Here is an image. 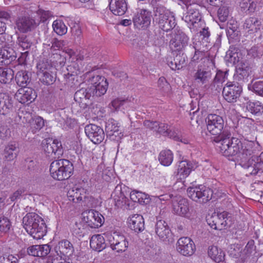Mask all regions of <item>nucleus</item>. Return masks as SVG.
I'll return each mask as SVG.
<instances>
[{
    "label": "nucleus",
    "mask_w": 263,
    "mask_h": 263,
    "mask_svg": "<svg viewBox=\"0 0 263 263\" xmlns=\"http://www.w3.org/2000/svg\"><path fill=\"white\" fill-rule=\"evenodd\" d=\"M213 141L217 143L218 151L222 155L227 157L236 156L238 159L242 143L238 138L232 137L229 130H224L220 137H214Z\"/></svg>",
    "instance_id": "obj_1"
},
{
    "label": "nucleus",
    "mask_w": 263,
    "mask_h": 263,
    "mask_svg": "<svg viewBox=\"0 0 263 263\" xmlns=\"http://www.w3.org/2000/svg\"><path fill=\"white\" fill-rule=\"evenodd\" d=\"M23 227L34 239L42 238L47 233L46 224L39 215L35 213H29L23 218Z\"/></svg>",
    "instance_id": "obj_2"
},
{
    "label": "nucleus",
    "mask_w": 263,
    "mask_h": 263,
    "mask_svg": "<svg viewBox=\"0 0 263 263\" xmlns=\"http://www.w3.org/2000/svg\"><path fill=\"white\" fill-rule=\"evenodd\" d=\"M49 171L53 179L64 180L68 179L71 176L73 171V166L68 160L61 159L51 162Z\"/></svg>",
    "instance_id": "obj_3"
},
{
    "label": "nucleus",
    "mask_w": 263,
    "mask_h": 263,
    "mask_svg": "<svg viewBox=\"0 0 263 263\" xmlns=\"http://www.w3.org/2000/svg\"><path fill=\"white\" fill-rule=\"evenodd\" d=\"M154 13L156 23L163 31L168 32L176 25L175 17L164 6L157 5L154 8Z\"/></svg>",
    "instance_id": "obj_4"
},
{
    "label": "nucleus",
    "mask_w": 263,
    "mask_h": 263,
    "mask_svg": "<svg viewBox=\"0 0 263 263\" xmlns=\"http://www.w3.org/2000/svg\"><path fill=\"white\" fill-rule=\"evenodd\" d=\"M206 222L211 228L221 230L230 228L234 223L231 214L224 211L222 213H213L206 217Z\"/></svg>",
    "instance_id": "obj_5"
},
{
    "label": "nucleus",
    "mask_w": 263,
    "mask_h": 263,
    "mask_svg": "<svg viewBox=\"0 0 263 263\" xmlns=\"http://www.w3.org/2000/svg\"><path fill=\"white\" fill-rule=\"evenodd\" d=\"M37 76L41 83L46 85L52 84L56 80L57 69L47 60H43L37 65Z\"/></svg>",
    "instance_id": "obj_6"
},
{
    "label": "nucleus",
    "mask_w": 263,
    "mask_h": 263,
    "mask_svg": "<svg viewBox=\"0 0 263 263\" xmlns=\"http://www.w3.org/2000/svg\"><path fill=\"white\" fill-rule=\"evenodd\" d=\"M186 7V12L183 15L182 20L186 23L197 28L198 23L201 22V14L200 9L202 8L199 5L192 3L189 0L182 1Z\"/></svg>",
    "instance_id": "obj_7"
},
{
    "label": "nucleus",
    "mask_w": 263,
    "mask_h": 263,
    "mask_svg": "<svg viewBox=\"0 0 263 263\" xmlns=\"http://www.w3.org/2000/svg\"><path fill=\"white\" fill-rule=\"evenodd\" d=\"M187 193L191 199L200 203H206L212 199L213 195V191L202 185L189 187Z\"/></svg>",
    "instance_id": "obj_8"
},
{
    "label": "nucleus",
    "mask_w": 263,
    "mask_h": 263,
    "mask_svg": "<svg viewBox=\"0 0 263 263\" xmlns=\"http://www.w3.org/2000/svg\"><path fill=\"white\" fill-rule=\"evenodd\" d=\"M207 129L211 134L215 137H220L224 130H228L224 128V122L223 118L216 114H210L206 118Z\"/></svg>",
    "instance_id": "obj_9"
},
{
    "label": "nucleus",
    "mask_w": 263,
    "mask_h": 263,
    "mask_svg": "<svg viewBox=\"0 0 263 263\" xmlns=\"http://www.w3.org/2000/svg\"><path fill=\"white\" fill-rule=\"evenodd\" d=\"M239 164L246 170V173L250 175H256L263 172V152L259 156H252L249 160Z\"/></svg>",
    "instance_id": "obj_10"
},
{
    "label": "nucleus",
    "mask_w": 263,
    "mask_h": 263,
    "mask_svg": "<svg viewBox=\"0 0 263 263\" xmlns=\"http://www.w3.org/2000/svg\"><path fill=\"white\" fill-rule=\"evenodd\" d=\"M41 145L43 150L48 157L59 158L63 154L62 143L57 139H45L42 141Z\"/></svg>",
    "instance_id": "obj_11"
},
{
    "label": "nucleus",
    "mask_w": 263,
    "mask_h": 263,
    "mask_svg": "<svg viewBox=\"0 0 263 263\" xmlns=\"http://www.w3.org/2000/svg\"><path fill=\"white\" fill-rule=\"evenodd\" d=\"M242 91V86L238 83L229 82L223 88L222 95L227 102L235 103L240 97Z\"/></svg>",
    "instance_id": "obj_12"
},
{
    "label": "nucleus",
    "mask_w": 263,
    "mask_h": 263,
    "mask_svg": "<svg viewBox=\"0 0 263 263\" xmlns=\"http://www.w3.org/2000/svg\"><path fill=\"white\" fill-rule=\"evenodd\" d=\"M90 81L92 85L89 88L93 96L100 97L106 93L108 83L105 77L97 75L92 77Z\"/></svg>",
    "instance_id": "obj_13"
},
{
    "label": "nucleus",
    "mask_w": 263,
    "mask_h": 263,
    "mask_svg": "<svg viewBox=\"0 0 263 263\" xmlns=\"http://www.w3.org/2000/svg\"><path fill=\"white\" fill-rule=\"evenodd\" d=\"M107 238L112 250L117 252H123L127 250L128 242L123 235L114 232L113 234L108 235Z\"/></svg>",
    "instance_id": "obj_14"
},
{
    "label": "nucleus",
    "mask_w": 263,
    "mask_h": 263,
    "mask_svg": "<svg viewBox=\"0 0 263 263\" xmlns=\"http://www.w3.org/2000/svg\"><path fill=\"white\" fill-rule=\"evenodd\" d=\"M37 26L35 20L27 15L18 16L15 21V28L23 33L31 31Z\"/></svg>",
    "instance_id": "obj_15"
},
{
    "label": "nucleus",
    "mask_w": 263,
    "mask_h": 263,
    "mask_svg": "<svg viewBox=\"0 0 263 263\" xmlns=\"http://www.w3.org/2000/svg\"><path fill=\"white\" fill-rule=\"evenodd\" d=\"M84 221L91 228L101 227L104 222V218L99 212L90 210L83 213Z\"/></svg>",
    "instance_id": "obj_16"
},
{
    "label": "nucleus",
    "mask_w": 263,
    "mask_h": 263,
    "mask_svg": "<svg viewBox=\"0 0 263 263\" xmlns=\"http://www.w3.org/2000/svg\"><path fill=\"white\" fill-rule=\"evenodd\" d=\"M196 248L194 241L188 237L180 238L177 243V250L181 255L185 256L192 255Z\"/></svg>",
    "instance_id": "obj_17"
},
{
    "label": "nucleus",
    "mask_w": 263,
    "mask_h": 263,
    "mask_svg": "<svg viewBox=\"0 0 263 263\" xmlns=\"http://www.w3.org/2000/svg\"><path fill=\"white\" fill-rule=\"evenodd\" d=\"M85 132L88 138L95 144L100 143L105 137L103 129L96 124L87 125L85 127Z\"/></svg>",
    "instance_id": "obj_18"
},
{
    "label": "nucleus",
    "mask_w": 263,
    "mask_h": 263,
    "mask_svg": "<svg viewBox=\"0 0 263 263\" xmlns=\"http://www.w3.org/2000/svg\"><path fill=\"white\" fill-rule=\"evenodd\" d=\"M134 26L139 29L147 28L151 22V13L146 10L142 9L135 13L133 17Z\"/></svg>",
    "instance_id": "obj_19"
},
{
    "label": "nucleus",
    "mask_w": 263,
    "mask_h": 263,
    "mask_svg": "<svg viewBox=\"0 0 263 263\" xmlns=\"http://www.w3.org/2000/svg\"><path fill=\"white\" fill-rule=\"evenodd\" d=\"M73 245L68 240L60 241L54 247L53 253L57 256L69 257L74 252Z\"/></svg>",
    "instance_id": "obj_20"
},
{
    "label": "nucleus",
    "mask_w": 263,
    "mask_h": 263,
    "mask_svg": "<svg viewBox=\"0 0 263 263\" xmlns=\"http://www.w3.org/2000/svg\"><path fill=\"white\" fill-rule=\"evenodd\" d=\"M156 234L163 241L171 242L172 234L167 222L162 219L157 220L155 227Z\"/></svg>",
    "instance_id": "obj_21"
},
{
    "label": "nucleus",
    "mask_w": 263,
    "mask_h": 263,
    "mask_svg": "<svg viewBox=\"0 0 263 263\" xmlns=\"http://www.w3.org/2000/svg\"><path fill=\"white\" fill-rule=\"evenodd\" d=\"M17 53L14 49L9 45L0 48V65H8L16 60Z\"/></svg>",
    "instance_id": "obj_22"
},
{
    "label": "nucleus",
    "mask_w": 263,
    "mask_h": 263,
    "mask_svg": "<svg viewBox=\"0 0 263 263\" xmlns=\"http://www.w3.org/2000/svg\"><path fill=\"white\" fill-rule=\"evenodd\" d=\"M251 72V67L247 64L241 61L236 68V73L234 76V79L240 85L248 81Z\"/></svg>",
    "instance_id": "obj_23"
},
{
    "label": "nucleus",
    "mask_w": 263,
    "mask_h": 263,
    "mask_svg": "<svg viewBox=\"0 0 263 263\" xmlns=\"http://www.w3.org/2000/svg\"><path fill=\"white\" fill-rule=\"evenodd\" d=\"M189 37L185 33L178 31L170 41V44L176 50L181 51L189 45Z\"/></svg>",
    "instance_id": "obj_24"
},
{
    "label": "nucleus",
    "mask_w": 263,
    "mask_h": 263,
    "mask_svg": "<svg viewBox=\"0 0 263 263\" xmlns=\"http://www.w3.org/2000/svg\"><path fill=\"white\" fill-rule=\"evenodd\" d=\"M13 100L7 93H0V114L9 115L13 110Z\"/></svg>",
    "instance_id": "obj_25"
},
{
    "label": "nucleus",
    "mask_w": 263,
    "mask_h": 263,
    "mask_svg": "<svg viewBox=\"0 0 263 263\" xmlns=\"http://www.w3.org/2000/svg\"><path fill=\"white\" fill-rule=\"evenodd\" d=\"M16 97L22 104H29L35 100L36 95L32 88L25 87L18 89Z\"/></svg>",
    "instance_id": "obj_26"
},
{
    "label": "nucleus",
    "mask_w": 263,
    "mask_h": 263,
    "mask_svg": "<svg viewBox=\"0 0 263 263\" xmlns=\"http://www.w3.org/2000/svg\"><path fill=\"white\" fill-rule=\"evenodd\" d=\"M257 145L258 146V142L255 143L254 142H249L246 145L243 146L242 144V148L240 149L239 155H238L237 161L239 162H244L249 160V158L252 156H255L254 155V149L253 147Z\"/></svg>",
    "instance_id": "obj_27"
},
{
    "label": "nucleus",
    "mask_w": 263,
    "mask_h": 263,
    "mask_svg": "<svg viewBox=\"0 0 263 263\" xmlns=\"http://www.w3.org/2000/svg\"><path fill=\"white\" fill-rule=\"evenodd\" d=\"M92 95L90 88L87 89L82 88L77 90L74 96L75 101L78 102L80 106H88L90 104L89 100Z\"/></svg>",
    "instance_id": "obj_28"
},
{
    "label": "nucleus",
    "mask_w": 263,
    "mask_h": 263,
    "mask_svg": "<svg viewBox=\"0 0 263 263\" xmlns=\"http://www.w3.org/2000/svg\"><path fill=\"white\" fill-rule=\"evenodd\" d=\"M173 209L177 215L186 217L190 216L189 203L186 199L182 198L179 201H173Z\"/></svg>",
    "instance_id": "obj_29"
},
{
    "label": "nucleus",
    "mask_w": 263,
    "mask_h": 263,
    "mask_svg": "<svg viewBox=\"0 0 263 263\" xmlns=\"http://www.w3.org/2000/svg\"><path fill=\"white\" fill-rule=\"evenodd\" d=\"M261 26V22L257 18L250 17L245 20L243 29L246 33L253 34L260 30Z\"/></svg>",
    "instance_id": "obj_30"
},
{
    "label": "nucleus",
    "mask_w": 263,
    "mask_h": 263,
    "mask_svg": "<svg viewBox=\"0 0 263 263\" xmlns=\"http://www.w3.org/2000/svg\"><path fill=\"white\" fill-rule=\"evenodd\" d=\"M128 226L130 229L136 233L141 232L144 229V219L142 215L134 214L128 218Z\"/></svg>",
    "instance_id": "obj_31"
},
{
    "label": "nucleus",
    "mask_w": 263,
    "mask_h": 263,
    "mask_svg": "<svg viewBox=\"0 0 263 263\" xmlns=\"http://www.w3.org/2000/svg\"><path fill=\"white\" fill-rule=\"evenodd\" d=\"M109 9L116 15H122L127 9V4L125 0H111Z\"/></svg>",
    "instance_id": "obj_32"
},
{
    "label": "nucleus",
    "mask_w": 263,
    "mask_h": 263,
    "mask_svg": "<svg viewBox=\"0 0 263 263\" xmlns=\"http://www.w3.org/2000/svg\"><path fill=\"white\" fill-rule=\"evenodd\" d=\"M194 165L187 160L180 162L178 168L177 175L180 179L187 177L194 169Z\"/></svg>",
    "instance_id": "obj_33"
},
{
    "label": "nucleus",
    "mask_w": 263,
    "mask_h": 263,
    "mask_svg": "<svg viewBox=\"0 0 263 263\" xmlns=\"http://www.w3.org/2000/svg\"><path fill=\"white\" fill-rule=\"evenodd\" d=\"M212 76V73L211 70L205 68H200L195 73L194 79L196 82L204 84L211 79Z\"/></svg>",
    "instance_id": "obj_34"
},
{
    "label": "nucleus",
    "mask_w": 263,
    "mask_h": 263,
    "mask_svg": "<svg viewBox=\"0 0 263 263\" xmlns=\"http://www.w3.org/2000/svg\"><path fill=\"white\" fill-rule=\"evenodd\" d=\"M208 255L216 262H222L225 259V253L217 246H212L208 248Z\"/></svg>",
    "instance_id": "obj_35"
},
{
    "label": "nucleus",
    "mask_w": 263,
    "mask_h": 263,
    "mask_svg": "<svg viewBox=\"0 0 263 263\" xmlns=\"http://www.w3.org/2000/svg\"><path fill=\"white\" fill-rule=\"evenodd\" d=\"M19 153L18 145L16 142H11L5 147L4 150L5 159L11 161L16 158Z\"/></svg>",
    "instance_id": "obj_36"
},
{
    "label": "nucleus",
    "mask_w": 263,
    "mask_h": 263,
    "mask_svg": "<svg viewBox=\"0 0 263 263\" xmlns=\"http://www.w3.org/2000/svg\"><path fill=\"white\" fill-rule=\"evenodd\" d=\"M90 247L91 249L97 251H101L106 247L105 239L101 235H93L90 240Z\"/></svg>",
    "instance_id": "obj_37"
},
{
    "label": "nucleus",
    "mask_w": 263,
    "mask_h": 263,
    "mask_svg": "<svg viewBox=\"0 0 263 263\" xmlns=\"http://www.w3.org/2000/svg\"><path fill=\"white\" fill-rule=\"evenodd\" d=\"M85 189L82 187H79L77 186H74L69 189L67 192V197L70 201L78 203L81 202L82 200V196L80 195L83 194Z\"/></svg>",
    "instance_id": "obj_38"
},
{
    "label": "nucleus",
    "mask_w": 263,
    "mask_h": 263,
    "mask_svg": "<svg viewBox=\"0 0 263 263\" xmlns=\"http://www.w3.org/2000/svg\"><path fill=\"white\" fill-rule=\"evenodd\" d=\"M32 119L31 114L23 108L19 109L17 116L15 118V122L17 124L24 126L27 123H31Z\"/></svg>",
    "instance_id": "obj_39"
},
{
    "label": "nucleus",
    "mask_w": 263,
    "mask_h": 263,
    "mask_svg": "<svg viewBox=\"0 0 263 263\" xmlns=\"http://www.w3.org/2000/svg\"><path fill=\"white\" fill-rule=\"evenodd\" d=\"M30 72L26 70L18 71L15 78L17 84L22 88L26 87L30 82Z\"/></svg>",
    "instance_id": "obj_40"
},
{
    "label": "nucleus",
    "mask_w": 263,
    "mask_h": 263,
    "mask_svg": "<svg viewBox=\"0 0 263 263\" xmlns=\"http://www.w3.org/2000/svg\"><path fill=\"white\" fill-rule=\"evenodd\" d=\"M14 78V71L11 68H0V83L10 84Z\"/></svg>",
    "instance_id": "obj_41"
},
{
    "label": "nucleus",
    "mask_w": 263,
    "mask_h": 263,
    "mask_svg": "<svg viewBox=\"0 0 263 263\" xmlns=\"http://www.w3.org/2000/svg\"><path fill=\"white\" fill-rule=\"evenodd\" d=\"M248 89L256 95L263 97V80H253L248 85Z\"/></svg>",
    "instance_id": "obj_42"
},
{
    "label": "nucleus",
    "mask_w": 263,
    "mask_h": 263,
    "mask_svg": "<svg viewBox=\"0 0 263 263\" xmlns=\"http://www.w3.org/2000/svg\"><path fill=\"white\" fill-rule=\"evenodd\" d=\"M190 48L194 50V55L192 57L191 62L197 63L199 61L202 59L204 57V53L205 49L204 47L201 46V44L200 42H198L195 44V45Z\"/></svg>",
    "instance_id": "obj_43"
},
{
    "label": "nucleus",
    "mask_w": 263,
    "mask_h": 263,
    "mask_svg": "<svg viewBox=\"0 0 263 263\" xmlns=\"http://www.w3.org/2000/svg\"><path fill=\"white\" fill-rule=\"evenodd\" d=\"M246 108L248 111L257 116L263 113V104L259 101H249L247 103Z\"/></svg>",
    "instance_id": "obj_44"
},
{
    "label": "nucleus",
    "mask_w": 263,
    "mask_h": 263,
    "mask_svg": "<svg viewBox=\"0 0 263 263\" xmlns=\"http://www.w3.org/2000/svg\"><path fill=\"white\" fill-rule=\"evenodd\" d=\"M173 156L170 150H164L160 152L159 156V161L164 166H169L173 161Z\"/></svg>",
    "instance_id": "obj_45"
},
{
    "label": "nucleus",
    "mask_w": 263,
    "mask_h": 263,
    "mask_svg": "<svg viewBox=\"0 0 263 263\" xmlns=\"http://www.w3.org/2000/svg\"><path fill=\"white\" fill-rule=\"evenodd\" d=\"M119 128V123L116 120L112 119L108 120L106 122L105 128L106 137L112 136L113 133Z\"/></svg>",
    "instance_id": "obj_46"
},
{
    "label": "nucleus",
    "mask_w": 263,
    "mask_h": 263,
    "mask_svg": "<svg viewBox=\"0 0 263 263\" xmlns=\"http://www.w3.org/2000/svg\"><path fill=\"white\" fill-rule=\"evenodd\" d=\"M31 121V128L33 134L40 131L45 125L44 120L41 117L37 116L34 118H32Z\"/></svg>",
    "instance_id": "obj_47"
},
{
    "label": "nucleus",
    "mask_w": 263,
    "mask_h": 263,
    "mask_svg": "<svg viewBox=\"0 0 263 263\" xmlns=\"http://www.w3.org/2000/svg\"><path fill=\"white\" fill-rule=\"evenodd\" d=\"M16 43L23 49L30 48L32 44L29 37L23 34L18 35Z\"/></svg>",
    "instance_id": "obj_48"
},
{
    "label": "nucleus",
    "mask_w": 263,
    "mask_h": 263,
    "mask_svg": "<svg viewBox=\"0 0 263 263\" xmlns=\"http://www.w3.org/2000/svg\"><path fill=\"white\" fill-rule=\"evenodd\" d=\"M255 248L254 241L253 240H249L243 250V252L241 257L242 261H245L246 259L255 251Z\"/></svg>",
    "instance_id": "obj_49"
},
{
    "label": "nucleus",
    "mask_w": 263,
    "mask_h": 263,
    "mask_svg": "<svg viewBox=\"0 0 263 263\" xmlns=\"http://www.w3.org/2000/svg\"><path fill=\"white\" fill-rule=\"evenodd\" d=\"M52 27L54 31L60 35H64L67 32V28L62 21H54Z\"/></svg>",
    "instance_id": "obj_50"
},
{
    "label": "nucleus",
    "mask_w": 263,
    "mask_h": 263,
    "mask_svg": "<svg viewBox=\"0 0 263 263\" xmlns=\"http://www.w3.org/2000/svg\"><path fill=\"white\" fill-rule=\"evenodd\" d=\"M241 9L246 12H253L256 8V4L251 0H241L239 5Z\"/></svg>",
    "instance_id": "obj_51"
},
{
    "label": "nucleus",
    "mask_w": 263,
    "mask_h": 263,
    "mask_svg": "<svg viewBox=\"0 0 263 263\" xmlns=\"http://www.w3.org/2000/svg\"><path fill=\"white\" fill-rule=\"evenodd\" d=\"M11 228V222L9 219L3 215L0 216V231L6 233Z\"/></svg>",
    "instance_id": "obj_52"
},
{
    "label": "nucleus",
    "mask_w": 263,
    "mask_h": 263,
    "mask_svg": "<svg viewBox=\"0 0 263 263\" xmlns=\"http://www.w3.org/2000/svg\"><path fill=\"white\" fill-rule=\"evenodd\" d=\"M227 34L229 39H234L235 37H237L239 34L237 25L232 24L228 25Z\"/></svg>",
    "instance_id": "obj_53"
},
{
    "label": "nucleus",
    "mask_w": 263,
    "mask_h": 263,
    "mask_svg": "<svg viewBox=\"0 0 263 263\" xmlns=\"http://www.w3.org/2000/svg\"><path fill=\"white\" fill-rule=\"evenodd\" d=\"M229 15V10L226 6L220 7L217 11V16L219 21L221 22H224L228 19Z\"/></svg>",
    "instance_id": "obj_54"
},
{
    "label": "nucleus",
    "mask_w": 263,
    "mask_h": 263,
    "mask_svg": "<svg viewBox=\"0 0 263 263\" xmlns=\"http://www.w3.org/2000/svg\"><path fill=\"white\" fill-rule=\"evenodd\" d=\"M242 249L240 247V245H231L230 249L229 251V255L231 257L237 258L239 257L242 256L241 255Z\"/></svg>",
    "instance_id": "obj_55"
},
{
    "label": "nucleus",
    "mask_w": 263,
    "mask_h": 263,
    "mask_svg": "<svg viewBox=\"0 0 263 263\" xmlns=\"http://www.w3.org/2000/svg\"><path fill=\"white\" fill-rule=\"evenodd\" d=\"M225 59L226 61L233 63V64L239 62V57L237 54L233 53L230 48L226 53Z\"/></svg>",
    "instance_id": "obj_56"
},
{
    "label": "nucleus",
    "mask_w": 263,
    "mask_h": 263,
    "mask_svg": "<svg viewBox=\"0 0 263 263\" xmlns=\"http://www.w3.org/2000/svg\"><path fill=\"white\" fill-rule=\"evenodd\" d=\"M159 89L164 93H167L171 89L170 85L166 82L164 77H161L158 81Z\"/></svg>",
    "instance_id": "obj_57"
},
{
    "label": "nucleus",
    "mask_w": 263,
    "mask_h": 263,
    "mask_svg": "<svg viewBox=\"0 0 263 263\" xmlns=\"http://www.w3.org/2000/svg\"><path fill=\"white\" fill-rule=\"evenodd\" d=\"M262 55V52L257 46H253L248 50V55L252 58H259Z\"/></svg>",
    "instance_id": "obj_58"
},
{
    "label": "nucleus",
    "mask_w": 263,
    "mask_h": 263,
    "mask_svg": "<svg viewBox=\"0 0 263 263\" xmlns=\"http://www.w3.org/2000/svg\"><path fill=\"white\" fill-rule=\"evenodd\" d=\"M51 46L50 48V52L52 53L53 51H57L60 50L64 45L63 41L58 40L56 38H53L51 42Z\"/></svg>",
    "instance_id": "obj_59"
},
{
    "label": "nucleus",
    "mask_w": 263,
    "mask_h": 263,
    "mask_svg": "<svg viewBox=\"0 0 263 263\" xmlns=\"http://www.w3.org/2000/svg\"><path fill=\"white\" fill-rule=\"evenodd\" d=\"M169 127L170 125L168 124L158 123V126H157L156 132L163 136H166V135H168L167 130L169 129Z\"/></svg>",
    "instance_id": "obj_60"
},
{
    "label": "nucleus",
    "mask_w": 263,
    "mask_h": 263,
    "mask_svg": "<svg viewBox=\"0 0 263 263\" xmlns=\"http://www.w3.org/2000/svg\"><path fill=\"white\" fill-rule=\"evenodd\" d=\"M39 255L40 257H44L47 256L51 252V247L48 244L39 245Z\"/></svg>",
    "instance_id": "obj_61"
},
{
    "label": "nucleus",
    "mask_w": 263,
    "mask_h": 263,
    "mask_svg": "<svg viewBox=\"0 0 263 263\" xmlns=\"http://www.w3.org/2000/svg\"><path fill=\"white\" fill-rule=\"evenodd\" d=\"M49 258L51 260L52 263H70L66 260V257L57 256L53 253V251L49 255Z\"/></svg>",
    "instance_id": "obj_62"
},
{
    "label": "nucleus",
    "mask_w": 263,
    "mask_h": 263,
    "mask_svg": "<svg viewBox=\"0 0 263 263\" xmlns=\"http://www.w3.org/2000/svg\"><path fill=\"white\" fill-rule=\"evenodd\" d=\"M174 61L178 70L182 68L186 64V58L183 54H177L174 58Z\"/></svg>",
    "instance_id": "obj_63"
},
{
    "label": "nucleus",
    "mask_w": 263,
    "mask_h": 263,
    "mask_svg": "<svg viewBox=\"0 0 263 263\" xmlns=\"http://www.w3.org/2000/svg\"><path fill=\"white\" fill-rule=\"evenodd\" d=\"M25 195V191L23 189H19L15 192H14L12 195H11L9 198L11 201L13 202L17 201L18 199H21Z\"/></svg>",
    "instance_id": "obj_64"
}]
</instances>
